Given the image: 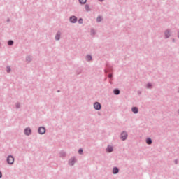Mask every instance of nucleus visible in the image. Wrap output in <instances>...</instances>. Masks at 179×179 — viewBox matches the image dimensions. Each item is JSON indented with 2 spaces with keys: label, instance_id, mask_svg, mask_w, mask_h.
<instances>
[{
  "label": "nucleus",
  "instance_id": "obj_1",
  "mask_svg": "<svg viewBox=\"0 0 179 179\" xmlns=\"http://www.w3.org/2000/svg\"><path fill=\"white\" fill-rule=\"evenodd\" d=\"M6 162L8 164L12 166L13 163H15V157L13 155H8L6 159Z\"/></svg>",
  "mask_w": 179,
  "mask_h": 179
},
{
  "label": "nucleus",
  "instance_id": "obj_2",
  "mask_svg": "<svg viewBox=\"0 0 179 179\" xmlns=\"http://www.w3.org/2000/svg\"><path fill=\"white\" fill-rule=\"evenodd\" d=\"M76 162H77L76 157L73 156L69 159L68 164L69 166H75V163H76Z\"/></svg>",
  "mask_w": 179,
  "mask_h": 179
},
{
  "label": "nucleus",
  "instance_id": "obj_3",
  "mask_svg": "<svg viewBox=\"0 0 179 179\" xmlns=\"http://www.w3.org/2000/svg\"><path fill=\"white\" fill-rule=\"evenodd\" d=\"M127 138H128V133H127V131H124L120 134L121 141H127Z\"/></svg>",
  "mask_w": 179,
  "mask_h": 179
},
{
  "label": "nucleus",
  "instance_id": "obj_4",
  "mask_svg": "<svg viewBox=\"0 0 179 179\" xmlns=\"http://www.w3.org/2000/svg\"><path fill=\"white\" fill-rule=\"evenodd\" d=\"M93 106L94 110H96V111H100V110H101V103H100L99 102H94Z\"/></svg>",
  "mask_w": 179,
  "mask_h": 179
},
{
  "label": "nucleus",
  "instance_id": "obj_5",
  "mask_svg": "<svg viewBox=\"0 0 179 179\" xmlns=\"http://www.w3.org/2000/svg\"><path fill=\"white\" fill-rule=\"evenodd\" d=\"M24 134L26 136H30L31 135V129L30 127H27L24 130Z\"/></svg>",
  "mask_w": 179,
  "mask_h": 179
},
{
  "label": "nucleus",
  "instance_id": "obj_6",
  "mask_svg": "<svg viewBox=\"0 0 179 179\" xmlns=\"http://www.w3.org/2000/svg\"><path fill=\"white\" fill-rule=\"evenodd\" d=\"M38 133L40 135H44V134H45V127H40L38 129Z\"/></svg>",
  "mask_w": 179,
  "mask_h": 179
},
{
  "label": "nucleus",
  "instance_id": "obj_7",
  "mask_svg": "<svg viewBox=\"0 0 179 179\" xmlns=\"http://www.w3.org/2000/svg\"><path fill=\"white\" fill-rule=\"evenodd\" d=\"M61 31H58L55 36V40L56 41H59V40H61Z\"/></svg>",
  "mask_w": 179,
  "mask_h": 179
},
{
  "label": "nucleus",
  "instance_id": "obj_8",
  "mask_svg": "<svg viewBox=\"0 0 179 179\" xmlns=\"http://www.w3.org/2000/svg\"><path fill=\"white\" fill-rule=\"evenodd\" d=\"M59 157H61V159H65L66 157V152L64 150L60 151Z\"/></svg>",
  "mask_w": 179,
  "mask_h": 179
},
{
  "label": "nucleus",
  "instance_id": "obj_9",
  "mask_svg": "<svg viewBox=\"0 0 179 179\" xmlns=\"http://www.w3.org/2000/svg\"><path fill=\"white\" fill-rule=\"evenodd\" d=\"M164 36L165 38H170V36H171V34H170V29H166L164 31Z\"/></svg>",
  "mask_w": 179,
  "mask_h": 179
},
{
  "label": "nucleus",
  "instance_id": "obj_10",
  "mask_svg": "<svg viewBox=\"0 0 179 179\" xmlns=\"http://www.w3.org/2000/svg\"><path fill=\"white\" fill-rule=\"evenodd\" d=\"M96 34H97L96 29H94V28H91L90 36H92V37H94Z\"/></svg>",
  "mask_w": 179,
  "mask_h": 179
},
{
  "label": "nucleus",
  "instance_id": "obj_11",
  "mask_svg": "<svg viewBox=\"0 0 179 179\" xmlns=\"http://www.w3.org/2000/svg\"><path fill=\"white\" fill-rule=\"evenodd\" d=\"M71 23H76L78 22V18L75 16H72L70 17Z\"/></svg>",
  "mask_w": 179,
  "mask_h": 179
},
{
  "label": "nucleus",
  "instance_id": "obj_12",
  "mask_svg": "<svg viewBox=\"0 0 179 179\" xmlns=\"http://www.w3.org/2000/svg\"><path fill=\"white\" fill-rule=\"evenodd\" d=\"M85 59L87 62H90V61L93 60V57H92V55H87L85 57Z\"/></svg>",
  "mask_w": 179,
  "mask_h": 179
},
{
  "label": "nucleus",
  "instance_id": "obj_13",
  "mask_svg": "<svg viewBox=\"0 0 179 179\" xmlns=\"http://www.w3.org/2000/svg\"><path fill=\"white\" fill-rule=\"evenodd\" d=\"M113 150H114V148H113V146H111V145H108V146L107 147V148H106V152H107L108 153H111V152H113Z\"/></svg>",
  "mask_w": 179,
  "mask_h": 179
},
{
  "label": "nucleus",
  "instance_id": "obj_14",
  "mask_svg": "<svg viewBox=\"0 0 179 179\" xmlns=\"http://www.w3.org/2000/svg\"><path fill=\"white\" fill-rule=\"evenodd\" d=\"M118 173H120V169H118L117 166L113 167V174H118Z\"/></svg>",
  "mask_w": 179,
  "mask_h": 179
},
{
  "label": "nucleus",
  "instance_id": "obj_15",
  "mask_svg": "<svg viewBox=\"0 0 179 179\" xmlns=\"http://www.w3.org/2000/svg\"><path fill=\"white\" fill-rule=\"evenodd\" d=\"M131 111L134 114H138V113H139V109H138V107H133Z\"/></svg>",
  "mask_w": 179,
  "mask_h": 179
},
{
  "label": "nucleus",
  "instance_id": "obj_16",
  "mask_svg": "<svg viewBox=\"0 0 179 179\" xmlns=\"http://www.w3.org/2000/svg\"><path fill=\"white\" fill-rule=\"evenodd\" d=\"M112 71H113V66L108 65V70L105 69L104 72H105V73H107L108 72H111Z\"/></svg>",
  "mask_w": 179,
  "mask_h": 179
},
{
  "label": "nucleus",
  "instance_id": "obj_17",
  "mask_svg": "<svg viewBox=\"0 0 179 179\" xmlns=\"http://www.w3.org/2000/svg\"><path fill=\"white\" fill-rule=\"evenodd\" d=\"M113 93L115 94V96H118V94L120 93V91L118 88H115L113 90Z\"/></svg>",
  "mask_w": 179,
  "mask_h": 179
},
{
  "label": "nucleus",
  "instance_id": "obj_18",
  "mask_svg": "<svg viewBox=\"0 0 179 179\" xmlns=\"http://www.w3.org/2000/svg\"><path fill=\"white\" fill-rule=\"evenodd\" d=\"M146 143H147V145H152V138H148L146 139Z\"/></svg>",
  "mask_w": 179,
  "mask_h": 179
},
{
  "label": "nucleus",
  "instance_id": "obj_19",
  "mask_svg": "<svg viewBox=\"0 0 179 179\" xmlns=\"http://www.w3.org/2000/svg\"><path fill=\"white\" fill-rule=\"evenodd\" d=\"M27 62H31V57L30 55L26 57Z\"/></svg>",
  "mask_w": 179,
  "mask_h": 179
},
{
  "label": "nucleus",
  "instance_id": "obj_20",
  "mask_svg": "<svg viewBox=\"0 0 179 179\" xmlns=\"http://www.w3.org/2000/svg\"><path fill=\"white\" fill-rule=\"evenodd\" d=\"M14 43L15 42L13 41V40H9L8 41V45H13Z\"/></svg>",
  "mask_w": 179,
  "mask_h": 179
},
{
  "label": "nucleus",
  "instance_id": "obj_21",
  "mask_svg": "<svg viewBox=\"0 0 179 179\" xmlns=\"http://www.w3.org/2000/svg\"><path fill=\"white\" fill-rule=\"evenodd\" d=\"M6 68H7V70H6L7 73H10L12 69L10 67V66H7Z\"/></svg>",
  "mask_w": 179,
  "mask_h": 179
},
{
  "label": "nucleus",
  "instance_id": "obj_22",
  "mask_svg": "<svg viewBox=\"0 0 179 179\" xmlns=\"http://www.w3.org/2000/svg\"><path fill=\"white\" fill-rule=\"evenodd\" d=\"M80 73H82V69H78L76 71V74H77V75H80Z\"/></svg>",
  "mask_w": 179,
  "mask_h": 179
},
{
  "label": "nucleus",
  "instance_id": "obj_23",
  "mask_svg": "<svg viewBox=\"0 0 179 179\" xmlns=\"http://www.w3.org/2000/svg\"><path fill=\"white\" fill-rule=\"evenodd\" d=\"M87 0H79L80 3L85 5Z\"/></svg>",
  "mask_w": 179,
  "mask_h": 179
},
{
  "label": "nucleus",
  "instance_id": "obj_24",
  "mask_svg": "<svg viewBox=\"0 0 179 179\" xmlns=\"http://www.w3.org/2000/svg\"><path fill=\"white\" fill-rule=\"evenodd\" d=\"M85 9L87 12H89L90 10V7H89L87 5H85Z\"/></svg>",
  "mask_w": 179,
  "mask_h": 179
},
{
  "label": "nucleus",
  "instance_id": "obj_25",
  "mask_svg": "<svg viewBox=\"0 0 179 179\" xmlns=\"http://www.w3.org/2000/svg\"><path fill=\"white\" fill-rule=\"evenodd\" d=\"M15 108L19 110V108H20V103H15Z\"/></svg>",
  "mask_w": 179,
  "mask_h": 179
},
{
  "label": "nucleus",
  "instance_id": "obj_26",
  "mask_svg": "<svg viewBox=\"0 0 179 179\" xmlns=\"http://www.w3.org/2000/svg\"><path fill=\"white\" fill-rule=\"evenodd\" d=\"M146 87H147V89H150V87H152V83H148L147 84Z\"/></svg>",
  "mask_w": 179,
  "mask_h": 179
},
{
  "label": "nucleus",
  "instance_id": "obj_27",
  "mask_svg": "<svg viewBox=\"0 0 179 179\" xmlns=\"http://www.w3.org/2000/svg\"><path fill=\"white\" fill-rule=\"evenodd\" d=\"M78 153H79V155H83V149L80 148V149L78 150Z\"/></svg>",
  "mask_w": 179,
  "mask_h": 179
},
{
  "label": "nucleus",
  "instance_id": "obj_28",
  "mask_svg": "<svg viewBox=\"0 0 179 179\" xmlns=\"http://www.w3.org/2000/svg\"><path fill=\"white\" fill-rule=\"evenodd\" d=\"M96 22H101V17H98L97 18H96Z\"/></svg>",
  "mask_w": 179,
  "mask_h": 179
},
{
  "label": "nucleus",
  "instance_id": "obj_29",
  "mask_svg": "<svg viewBox=\"0 0 179 179\" xmlns=\"http://www.w3.org/2000/svg\"><path fill=\"white\" fill-rule=\"evenodd\" d=\"M108 78L111 79V78H113V74H111V73L108 74Z\"/></svg>",
  "mask_w": 179,
  "mask_h": 179
},
{
  "label": "nucleus",
  "instance_id": "obj_30",
  "mask_svg": "<svg viewBox=\"0 0 179 179\" xmlns=\"http://www.w3.org/2000/svg\"><path fill=\"white\" fill-rule=\"evenodd\" d=\"M174 163L175 164H178V161L177 159H175Z\"/></svg>",
  "mask_w": 179,
  "mask_h": 179
},
{
  "label": "nucleus",
  "instance_id": "obj_31",
  "mask_svg": "<svg viewBox=\"0 0 179 179\" xmlns=\"http://www.w3.org/2000/svg\"><path fill=\"white\" fill-rule=\"evenodd\" d=\"M0 178H2V172L0 171Z\"/></svg>",
  "mask_w": 179,
  "mask_h": 179
},
{
  "label": "nucleus",
  "instance_id": "obj_32",
  "mask_svg": "<svg viewBox=\"0 0 179 179\" xmlns=\"http://www.w3.org/2000/svg\"><path fill=\"white\" fill-rule=\"evenodd\" d=\"M172 41H173V43H176V39L173 38V39L172 40Z\"/></svg>",
  "mask_w": 179,
  "mask_h": 179
},
{
  "label": "nucleus",
  "instance_id": "obj_33",
  "mask_svg": "<svg viewBox=\"0 0 179 179\" xmlns=\"http://www.w3.org/2000/svg\"><path fill=\"white\" fill-rule=\"evenodd\" d=\"M79 22H83V20L80 19V20H79Z\"/></svg>",
  "mask_w": 179,
  "mask_h": 179
},
{
  "label": "nucleus",
  "instance_id": "obj_34",
  "mask_svg": "<svg viewBox=\"0 0 179 179\" xmlns=\"http://www.w3.org/2000/svg\"><path fill=\"white\" fill-rule=\"evenodd\" d=\"M138 94H141V91H138Z\"/></svg>",
  "mask_w": 179,
  "mask_h": 179
},
{
  "label": "nucleus",
  "instance_id": "obj_35",
  "mask_svg": "<svg viewBox=\"0 0 179 179\" xmlns=\"http://www.w3.org/2000/svg\"><path fill=\"white\" fill-rule=\"evenodd\" d=\"M100 2H103V1H104V0H99Z\"/></svg>",
  "mask_w": 179,
  "mask_h": 179
},
{
  "label": "nucleus",
  "instance_id": "obj_36",
  "mask_svg": "<svg viewBox=\"0 0 179 179\" xmlns=\"http://www.w3.org/2000/svg\"><path fill=\"white\" fill-rule=\"evenodd\" d=\"M59 92H61V90H57V93H59Z\"/></svg>",
  "mask_w": 179,
  "mask_h": 179
},
{
  "label": "nucleus",
  "instance_id": "obj_37",
  "mask_svg": "<svg viewBox=\"0 0 179 179\" xmlns=\"http://www.w3.org/2000/svg\"><path fill=\"white\" fill-rule=\"evenodd\" d=\"M0 45H1V43H0Z\"/></svg>",
  "mask_w": 179,
  "mask_h": 179
}]
</instances>
